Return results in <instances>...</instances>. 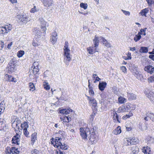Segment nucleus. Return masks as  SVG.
<instances>
[{"label": "nucleus", "mask_w": 154, "mask_h": 154, "mask_svg": "<svg viewBox=\"0 0 154 154\" xmlns=\"http://www.w3.org/2000/svg\"><path fill=\"white\" fill-rule=\"evenodd\" d=\"M68 42H65L64 46V55L65 56L64 62L66 65L68 66L69 64V62L71 60V55L70 54V50L68 48Z\"/></svg>", "instance_id": "1"}, {"label": "nucleus", "mask_w": 154, "mask_h": 154, "mask_svg": "<svg viewBox=\"0 0 154 154\" xmlns=\"http://www.w3.org/2000/svg\"><path fill=\"white\" fill-rule=\"evenodd\" d=\"M88 100H89V104L91 106L92 109L93 111V113L91 115L90 119L91 121H93L94 118V117L96 113V100L93 98L91 97L88 96H87Z\"/></svg>", "instance_id": "2"}, {"label": "nucleus", "mask_w": 154, "mask_h": 154, "mask_svg": "<svg viewBox=\"0 0 154 154\" xmlns=\"http://www.w3.org/2000/svg\"><path fill=\"white\" fill-rule=\"evenodd\" d=\"M62 132L60 131L58 134V137H55L54 139L52 138L51 139L52 140L51 141V143L53 144L55 147L56 146L57 148L59 147L60 145H61V143L63 141V136L62 135Z\"/></svg>", "instance_id": "3"}, {"label": "nucleus", "mask_w": 154, "mask_h": 154, "mask_svg": "<svg viewBox=\"0 0 154 154\" xmlns=\"http://www.w3.org/2000/svg\"><path fill=\"white\" fill-rule=\"evenodd\" d=\"M132 106L133 105L130 103H127L120 107L118 108V111L119 112H128L131 109Z\"/></svg>", "instance_id": "4"}, {"label": "nucleus", "mask_w": 154, "mask_h": 154, "mask_svg": "<svg viewBox=\"0 0 154 154\" xmlns=\"http://www.w3.org/2000/svg\"><path fill=\"white\" fill-rule=\"evenodd\" d=\"M38 20L40 23L41 28L43 31L42 32L43 35H44L46 34V31L47 30L46 27V26H48V25L47 23V22L45 21L42 17L39 18Z\"/></svg>", "instance_id": "5"}, {"label": "nucleus", "mask_w": 154, "mask_h": 154, "mask_svg": "<svg viewBox=\"0 0 154 154\" xmlns=\"http://www.w3.org/2000/svg\"><path fill=\"white\" fill-rule=\"evenodd\" d=\"M17 18L18 19L20 23L22 24H26L30 20V19H28L27 16L25 14L17 15Z\"/></svg>", "instance_id": "6"}, {"label": "nucleus", "mask_w": 154, "mask_h": 154, "mask_svg": "<svg viewBox=\"0 0 154 154\" xmlns=\"http://www.w3.org/2000/svg\"><path fill=\"white\" fill-rule=\"evenodd\" d=\"M80 135L82 138L84 139H87V134H90V131L88 128L85 129L83 128H80Z\"/></svg>", "instance_id": "7"}, {"label": "nucleus", "mask_w": 154, "mask_h": 154, "mask_svg": "<svg viewBox=\"0 0 154 154\" xmlns=\"http://www.w3.org/2000/svg\"><path fill=\"white\" fill-rule=\"evenodd\" d=\"M12 29V26L10 24L5 25V26L0 27V32L1 31L2 33H7L11 31Z\"/></svg>", "instance_id": "8"}, {"label": "nucleus", "mask_w": 154, "mask_h": 154, "mask_svg": "<svg viewBox=\"0 0 154 154\" xmlns=\"http://www.w3.org/2000/svg\"><path fill=\"white\" fill-rule=\"evenodd\" d=\"M98 40V41L102 42L103 45L107 48L111 47L110 43L102 37H97V42Z\"/></svg>", "instance_id": "9"}, {"label": "nucleus", "mask_w": 154, "mask_h": 154, "mask_svg": "<svg viewBox=\"0 0 154 154\" xmlns=\"http://www.w3.org/2000/svg\"><path fill=\"white\" fill-rule=\"evenodd\" d=\"M146 28H145L143 29H141L140 30V32H139L138 34L135 35L134 38V40L135 42H137L139 41L141 38V35H146V33L145 32Z\"/></svg>", "instance_id": "10"}, {"label": "nucleus", "mask_w": 154, "mask_h": 154, "mask_svg": "<svg viewBox=\"0 0 154 154\" xmlns=\"http://www.w3.org/2000/svg\"><path fill=\"white\" fill-rule=\"evenodd\" d=\"M51 35L50 41L54 45L56 43L57 39V34L56 31H54L52 32Z\"/></svg>", "instance_id": "11"}, {"label": "nucleus", "mask_w": 154, "mask_h": 154, "mask_svg": "<svg viewBox=\"0 0 154 154\" xmlns=\"http://www.w3.org/2000/svg\"><path fill=\"white\" fill-rule=\"evenodd\" d=\"M96 38V35L95 36V38L93 40L94 43V48L93 46H91L89 48H87V50L89 54H93L96 52L95 50L96 49V41L95 40Z\"/></svg>", "instance_id": "12"}, {"label": "nucleus", "mask_w": 154, "mask_h": 154, "mask_svg": "<svg viewBox=\"0 0 154 154\" xmlns=\"http://www.w3.org/2000/svg\"><path fill=\"white\" fill-rule=\"evenodd\" d=\"M44 5L48 8H50L53 4V0H41Z\"/></svg>", "instance_id": "13"}, {"label": "nucleus", "mask_w": 154, "mask_h": 154, "mask_svg": "<svg viewBox=\"0 0 154 154\" xmlns=\"http://www.w3.org/2000/svg\"><path fill=\"white\" fill-rule=\"evenodd\" d=\"M20 136L19 134H17L16 135L13 137L12 140V143L19 144L20 141Z\"/></svg>", "instance_id": "14"}, {"label": "nucleus", "mask_w": 154, "mask_h": 154, "mask_svg": "<svg viewBox=\"0 0 154 154\" xmlns=\"http://www.w3.org/2000/svg\"><path fill=\"white\" fill-rule=\"evenodd\" d=\"M144 70L151 74L153 73L154 70V67L151 65L145 67Z\"/></svg>", "instance_id": "15"}, {"label": "nucleus", "mask_w": 154, "mask_h": 154, "mask_svg": "<svg viewBox=\"0 0 154 154\" xmlns=\"http://www.w3.org/2000/svg\"><path fill=\"white\" fill-rule=\"evenodd\" d=\"M106 84L105 82H100L98 85L99 89L101 91H103L106 86Z\"/></svg>", "instance_id": "16"}, {"label": "nucleus", "mask_w": 154, "mask_h": 154, "mask_svg": "<svg viewBox=\"0 0 154 154\" xmlns=\"http://www.w3.org/2000/svg\"><path fill=\"white\" fill-rule=\"evenodd\" d=\"M93 131L92 132V134L91 135L90 137L89 140L91 142H92V143H95L96 142V137H95L94 135V133L95 131L96 130V128H95V129L94 128H93Z\"/></svg>", "instance_id": "17"}, {"label": "nucleus", "mask_w": 154, "mask_h": 154, "mask_svg": "<svg viewBox=\"0 0 154 154\" xmlns=\"http://www.w3.org/2000/svg\"><path fill=\"white\" fill-rule=\"evenodd\" d=\"M19 153V151L18 150L17 148L13 147L10 149V152H8V153L7 154H11V153L12 154H18Z\"/></svg>", "instance_id": "18"}, {"label": "nucleus", "mask_w": 154, "mask_h": 154, "mask_svg": "<svg viewBox=\"0 0 154 154\" xmlns=\"http://www.w3.org/2000/svg\"><path fill=\"white\" fill-rule=\"evenodd\" d=\"M145 140L148 144H151L154 143V138L150 136H147Z\"/></svg>", "instance_id": "19"}, {"label": "nucleus", "mask_w": 154, "mask_h": 154, "mask_svg": "<svg viewBox=\"0 0 154 154\" xmlns=\"http://www.w3.org/2000/svg\"><path fill=\"white\" fill-rule=\"evenodd\" d=\"M72 110L70 109H63L60 110V113L67 115L69 114L70 112H72Z\"/></svg>", "instance_id": "20"}, {"label": "nucleus", "mask_w": 154, "mask_h": 154, "mask_svg": "<svg viewBox=\"0 0 154 154\" xmlns=\"http://www.w3.org/2000/svg\"><path fill=\"white\" fill-rule=\"evenodd\" d=\"M131 148L133 154H138L139 151V149L138 147L134 145L131 147Z\"/></svg>", "instance_id": "21"}, {"label": "nucleus", "mask_w": 154, "mask_h": 154, "mask_svg": "<svg viewBox=\"0 0 154 154\" xmlns=\"http://www.w3.org/2000/svg\"><path fill=\"white\" fill-rule=\"evenodd\" d=\"M127 97L129 100H134L136 99L137 96L132 93H128Z\"/></svg>", "instance_id": "22"}, {"label": "nucleus", "mask_w": 154, "mask_h": 154, "mask_svg": "<svg viewBox=\"0 0 154 154\" xmlns=\"http://www.w3.org/2000/svg\"><path fill=\"white\" fill-rule=\"evenodd\" d=\"M5 104L4 101H2L0 103V114L4 112L5 108Z\"/></svg>", "instance_id": "23"}, {"label": "nucleus", "mask_w": 154, "mask_h": 154, "mask_svg": "<svg viewBox=\"0 0 154 154\" xmlns=\"http://www.w3.org/2000/svg\"><path fill=\"white\" fill-rule=\"evenodd\" d=\"M142 150L145 154H149L150 151V148L148 146L143 147L142 149Z\"/></svg>", "instance_id": "24"}, {"label": "nucleus", "mask_w": 154, "mask_h": 154, "mask_svg": "<svg viewBox=\"0 0 154 154\" xmlns=\"http://www.w3.org/2000/svg\"><path fill=\"white\" fill-rule=\"evenodd\" d=\"M149 9L148 8H145L141 10L139 14H140L142 16L146 17V14L149 12Z\"/></svg>", "instance_id": "25"}, {"label": "nucleus", "mask_w": 154, "mask_h": 154, "mask_svg": "<svg viewBox=\"0 0 154 154\" xmlns=\"http://www.w3.org/2000/svg\"><path fill=\"white\" fill-rule=\"evenodd\" d=\"M15 69V66H12L11 65H9L8 67V71L9 73H11L14 72Z\"/></svg>", "instance_id": "26"}, {"label": "nucleus", "mask_w": 154, "mask_h": 154, "mask_svg": "<svg viewBox=\"0 0 154 154\" xmlns=\"http://www.w3.org/2000/svg\"><path fill=\"white\" fill-rule=\"evenodd\" d=\"M12 122V126L13 127H14L15 126V124H17V125H20L21 123V121L18 118H16L15 120L14 121H11Z\"/></svg>", "instance_id": "27"}, {"label": "nucleus", "mask_w": 154, "mask_h": 154, "mask_svg": "<svg viewBox=\"0 0 154 154\" xmlns=\"http://www.w3.org/2000/svg\"><path fill=\"white\" fill-rule=\"evenodd\" d=\"M6 77L8 78L7 81L9 82H16V80L15 78L12 77L11 75L6 74L5 75Z\"/></svg>", "instance_id": "28"}, {"label": "nucleus", "mask_w": 154, "mask_h": 154, "mask_svg": "<svg viewBox=\"0 0 154 154\" xmlns=\"http://www.w3.org/2000/svg\"><path fill=\"white\" fill-rule=\"evenodd\" d=\"M148 51V49L147 47H141L139 50V52L141 53H146Z\"/></svg>", "instance_id": "29"}, {"label": "nucleus", "mask_w": 154, "mask_h": 154, "mask_svg": "<svg viewBox=\"0 0 154 154\" xmlns=\"http://www.w3.org/2000/svg\"><path fill=\"white\" fill-rule=\"evenodd\" d=\"M34 30L35 31V35L38 36L43 35L41 31V30L39 29L36 27L35 28Z\"/></svg>", "instance_id": "30"}, {"label": "nucleus", "mask_w": 154, "mask_h": 154, "mask_svg": "<svg viewBox=\"0 0 154 154\" xmlns=\"http://www.w3.org/2000/svg\"><path fill=\"white\" fill-rule=\"evenodd\" d=\"M58 148H60L62 149L67 150L68 149V145L63 143H61V145H60L59 147Z\"/></svg>", "instance_id": "31"}, {"label": "nucleus", "mask_w": 154, "mask_h": 154, "mask_svg": "<svg viewBox=\"0 0 154 154\" xmlns=\"http://www.w3.org/2000/svg\"><path fill=\"white\" fill-rule=\"evenodd\" d=\"M131 138H126L124 139V143L126 146L131 145Z\"/></svg>", "instance_id": "32"}, {"label": "nucleus", "mask_w": 154, "mask_h": 154, "mask_svg": "<svg viewBox=\"0 0 154 154\" xmlns=\"http://www.w3.org/2000/svg\"><path fill=\"white\" fill-rule=\"evenodd\" d=\"M126 99L120 96L118 98V101L121 104H122L126 102Z\"/></svg>", "instance_id": "33"}, {"label": "nucleus", "mask_w": 154, "mask_h": 154, "mask_svg": "<svg viewBox=\"0 0 154 154\" xmlns=\"http://www.w3.org/2000/svg\"><path fill=\"white\" fill-rule=\"evenodd\" d=\"M131 139V144L132 145H135L136 144H137L138 143V140L137 138H132L130 137Z\"/></svg>", "instance_id": "34"}, {"label": "nucleus", "mask_w": 154, "mask_h": 154, "mask_svg": "<svg viewBox=\"0 0 154 154\" xmlns=\"http://www.w3.org/2000/svg\"><path fill=\"white\" fill-rule=\"evenodd\" d=\"M21 127L22 129H27L29 127V125L26 122H24L23 123L21 124Z\"/></svg>", "instance_id": "35"}, {"label": "nucleus", "mask_w": 154, "mask_h": 154, "mask_svg": "<svg viewBox=\"0 0 154 154\" xmlns=\"http://www.w3.org/2000/svg\"><path fill=\"white\" fill-rule=\"evenodd\" d=\"M113 132L114 133V134H120L121 132L120 127H118L117 129H115Z\"/></svg>", "instance_id": "36"}, {"label": "nucleus", "mask_w": 154, "mask_h": 154, "mask_svg": "<svg viewBox=\"0 0 154 154\" xmlns=\"http://www.w3.org/2000/svg\"><path fill=\"white\" fill-rule=\"evenodd\" d=\"M146 115L152 121L154 122V114L150 112L149 113H147Z\"/></svg>", "instance_id": "37"}, {"label": "nucleus", "mask_w": 154, "mask_h": 154, "mask_svg": "<svg viewBox=\"0 0 154 154\" xmlns=\"http://www.w3.org/2000/svg\"><path fill=\"white\" fill-rule=\"evenodd\" d=\"M43 85L44 86V88L47 90H49L50 89V87L48 82H44Z\"/></svg>", "instance_id": "38"}, {"label": "nucleus", "mask_w": 154, "mask_h": 154, "mask_svg": "<svg viewBox=\"0 0 154 154\" xmlns=\"http://www.w3.org/2000/svg\"><path fill=\"white\" fill-rule=\"evenodd\" d=\"M8 64L9 65H11L12 66H15L16 63L15 59L14 58L11 59Z\"/></svg>", "instance_id": "39"}, {"label": "nucleus", "mask_w": 154, "mask_h": 154, "mask_svg": "<svg viewBox=\"0 0 154 154\" xmlns=\"http://www.w3.org/2000/svg\"><path fill=\"white\" fill-rule=\"evenodd\" d=\"M24 54V51L22 50H20L18 52L17 55L18 57H22Z\"/></svg>", "instance_id": "40"}, {"label": "nucleus", "mask_w": 154, "mask_h": 154, "mask_svg": "<svg viewBox=\"0 0 154 154\" xmlns=\"http://www.w3.org/2000/svg\"><path fill=\"white\" fill-rule=\"evenodd\" d=\"M29 86L30 88L29 90L33 91L35 90V87L33 83H30L29 84Z\"/></svg>", "instance_id": "41"}, {"label": "nucleus", "mask_w": 154, "mask_h": 154, "mask_svg": "<svg viewBox=\"0 0 154 154\" xmlns=\"http://www.w3.org/2000/svg\"><path fill=\"white\" fill-rule=\"evenodd\" d=\"M80 6L81 8H83L84 9H86L88 7V5L86 3H81L80 5Z\"/></svg>", "instance_id": "42"}, {"label": "nucleus", "mask_w": 154, "mask_h": 154, "mask_svg": "<svg viewBox=\"0 0 154 154\" xmlns=\"http://www.w3.org/2000/svg\"><path fill=\"white\" fill-rule=\"evenodd\" d=\"M134 75L136 77H137L138 75L139 76H141L142 75L141 74H139V72L138 71L135 69V70H134L133 72Z\"/></svg>", "instance_id": "43"}, {"label": "nucleus", "mask_w": 154, "mask_h": 154, "mask_svg": "<svg viewBox=\"0 0 154 154\" xmlns=\"http://www.w3.org/2000/svg\"><path fill=\"white\" fill-rule=\"evenodd\" d=\"M38 11V9L36 8L35 6H34V7L31 9L30 12L32 13H34Z\"/></svg>", "instance_id": "44"}, {"label": "nucleus", "mask_w": 154, "mask_h": 154, "mask_svg": "<svg viewBox=\"0 0 154 154\" xmlns=\"http://www.w3.org/2000/svg\"><path fill=\"white\" fill-rule=\"evenodd\" d=\"M39 71L38 67H33V72L34 74H37Z\"/></svg>", "instance_id": "45"}, {"label": "nucleus", "mask_w": 154, "mask_h": 154, "mask_svg": "<svg viewBox=\"0 0 154 154\" xmlns=\"http://www.w3.org/2000/svg\"><path fill=\"white\" fill-rule=\"evenodd\" d=\"M64 119H66V121H65V122H69L71 120V119L69 116H64Z\"/></svg>", "instance_id": "46"}, {"label": "nucleus", "mask_w": 154, "mask_h": 154, "mask_svg": "<svg viewBox=\"0 0 154 154\" xmlns=\"http://www.w3.org/2000/svg\"><path fill=\"white\" fill-rule=\"evenodd\" d=\"M89 92L90 94L91 95H93L94 94V92L93 90V88L92 87H89Z\"/></svg>", "instance_id": "47"}, {"label": "nucleus", "mask_w": 154, "mask_h": 154, "mask_svg": "<svg viewBox=\"0 0 154 154\" xmlns=\"http://www.w3.org/2000/svg\"><path fill=\"white\" fill-rule=\"evenodd\" d=\"M23 133L25 135L26 137H28L29 133L27 130V129H23Z\"/></svg>", "instance_id": "48"}, {"label": "nucleus", "mask_w": 154, "mask_h": 154, "mask_svg": "<svg viewBox=\"0 0 154 154\" xmlns=\"http://www.w3.org/2000/svg\"><path fill=\"white\" fill-rule=\"evenodd\" d=\"M114 118H115V119H116L117 121L120 123V121L119 119V116L115 112L114 113Z\"/></svg>", "instance_id": "49"}, {"label": "nucleus", "mask_w": 154, "mask_h": 154, "mask_svg": "<svg viewBox=\"0 0 154 154\" xmlns=\"http://www.w3.org/2000/svg\"><path fill=\"white\" fill-rule=\"evenodd\" d=\"M122 11L123 12V13L126 15H128L129 16L130 13V12L126 11H125L123 10H122Z\"/></svg>", "instance_id": "50"}, {"label": "nucleus", "mask_w": 154, "mask_h": 154, "mask_svg": "<svg viewBox=\"0 0 154 154\" xmlns=\"http://www.w3.org/2000/svg\"><path fill=\"white\" fill-rule=\"evenodd\" d=\"M32 65L34 67H38L39 63L37 62H35Z\"/></svg>", "instance_id": "51"}, {"label": "nucleus", "mask_w": 154, "mask_h": 154, "mask_svg": "<svg viewBox=\"0 0 154 154\" xmlns=\"http://www.w3.org/2000/svg\"><path fill=\"white\" fill-rule=\"evenodd\" d=\"M132 115H124L122 119H127L129 118L130 116H131Z\"/></svg>", "instance_id": "52"}, {"label": "nucleus", "mask_w": 154, "mask_h": 154, "mask_svg": "<svg viewBox=\"0 0 154 154\" xmlns=\"http://www.w3.org/2000/svg\"><path fill=\"white\" fill-rule=\"evenodd\" d=\"M5 59L3 57H0V65L2 64L3 62L4 61Z\"/></svg>", "instance_id": "53"}, {"label": "nucleus", "mask_w": 154, "mask_h": 154, "mask_svg": "<svg viewBox=\"0 0 154 154\" xmlns=\"http://www.w3.org/2000/svg\"><path fill=\"white\" fill-rule=\"evenodd\" d=\"M121 68L123 72L125 73L126 72V69L125 66H122Z\"/></svg>", "instance_id": "54"}, {"label": "nucleus", "mask_w": 154, "mask_h": 154, "mask_svg": "<svg viewBox=\"0 0 154 154\" xmlns=\"http://www.w3.org/2000/svg\"><path fill=\"white\" fill-rule=\"evenodd\" d=\"M149 79L151 82H154V75L150 77Z\"/></svg>", "instance_id": "55"}, {"label": "nucleus", "mask_w": 154, "mask_h": 154, "mask_svg": "<svg viewBox=\"0 0 154 154\" xmlns=\"http://www.w3.org/2000/svg\"><path fill=\"white\" fill-rule=\"evenodd\" d=\"M36 138L31 137V141L32 142V145H33L34 144V143L35 142V140H36Z\"/></svg>", "instance_id": "56"}, {"label": "nucleus", "mask_w": 154, "mask_h": 154, "mask_svg": "<svg viewBox=\"0 0 154 154\" xmlns=\"http://www.w3.org/2000/svg\"><path fill=\"white\" fill-rule=\"evenodd\" d=\"M96 76V75L95 74H93L92 76V78L93 80H94V82L95 83L96 82V77H95V76Z\"/></svg>", "instance_id": "57"}, {"label": "nucleus", "mask_w": 154, "mask_h": 154, "mask_svg": "<svg viewBox=\"0 0 154 154\" xmlns=\"http://www.w3.org/2000/svg\"><path fill=\"white\" fill-rule=\"evenodd\" d=\"M126 57V56H123V58L125 60H130L131 59V56L128 57V56H127L126 58H125V57Z\"/></svg>", "instance_id": "58"}, {"label": "nucleus", "mask_w": 154, "mask_h": 154, "mask_svg": "<svg viewBox=\"0 0 154 154\" xmlns=\"http://www.w3.org/2000/svg\"><path fill=\"white\" fill-rule=\"evenodd\" d=\"M32 44L34 46H37L38 45V44L37 43V42H35L34 41H33L32 42Z\"/></svg>", "instance_id": "59"}, {"label": "nucleus", "mask_w": 154, "mask_h": 154, "mask_svg": "<svg viewBox=\"0 0 154 154\" xmlns=\"http://www.w3.org/2000/svg\"><path fill=\"white\" fill-rule=\"evenodd\" d=\"M37 150L36 149H34L32 151V154H37Z\"/></svg>", "instance_id": "60"}, {"label": "nucleus", "mask_w": 154, "mask_h": 154, "mask_svg": "<svg viewBox=\"0 0 154 154\" xmlns=\"http://www.w3.org/2000/svg\"><path fill=\"white\" fill-rule=\"evenodd\" d=\"M12 3L14 4L17 2V0H9Z\"/></svg>", "instance_id": "61"}, {"label": "nucleus", "mask_w": 154, "mask_h": 154, "mask_svg": "<svg viewBox=\"0 0 154 154\" xmlns=\"http://www.w3.org/2000/svg\"><path fill=\"white\" fill-rule=\"evenodd\" d=\"M37 134L34 133L32 134L31 135V137L36 138Z\"/></svg>", "instance_id": "62"}, {"label": "nucleus", "mask_w": 154, "mask_h": 154, "mask_svg": "<svg viewBox=\"0 0 154 154\" xmlns=\"http://www.w3.org/2000/svg\"><path fill=\"white\" fill-rule=\"evenodd\" d=\"M56 152L57 154H63V152L61 151L60 150H59L58 151H57Z\"/></svg>", "instance_id": "63"}, {"label": "nucleus", "mask_w": 154, "mask_h": 154, "mask_svg": "<svg viewBox=\"0 0 154 154\" xmlns=\"http://www.w3.org/2000/svg\"><path fill=\"white\" fill-rule=\"evenodd\" d=\"M149 58L154 60V55H150L149 56Z\"/></svg>", "instance_id": "64"}]
</instances>
